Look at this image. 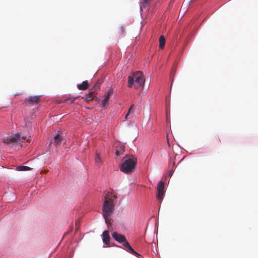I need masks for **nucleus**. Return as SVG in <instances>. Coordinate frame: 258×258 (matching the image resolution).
Segmentation results:
<instances>
[{
    "instance_id": "0eeeda50",
    "label": "nucleus",
    "mask_w": 258,
    "mask_h": 258,
    "mask_svg": "<svg viewBox=\"0 0 258 258\" xmlns=\"http://www.w3.org/2000/svg\"><path fill=\"white\" fill-rule=\"evenodd\" d=\"M40 96H29L25 98L24 102L27 105L37 104L40 102Z\"/></svg>"
},
{
    "instance_id": "dca6fc26",
    "label": "nucleus",
    "mask_w": 258,
    "mask_h": 258,
    "mask_svg": "<svg viewBox=\"0 0 258 258\" xmlns=\"http://www.w3.org/2000/svg\"><path fill=\"white\" fill-rule=\"evenodd\" d=\"M17 169L19 171H27L30 169V168L26 166H19L17 167Z\"/></svg>"
},
{
    "instance_id": "6ab92c4d",
    "label": "nucleus",
    "mask_w": 258,
    "mask_h": 258,
    "mask_svg": "<svg viewBox=\"0 0 258 258\" xmlns=\"http://www.w3.org/2000/svg\"><path fill=\"white\" fill-rule=\"evenodd\" d=\"M124 32V28L123 26H121L118 28V33L120 34H122Z\"/></svg>"
},
{
    "instance_id": "f3484780",
    "label": "nucleus",
    "mask_w": 258,
    "mask_h": 258,
    "mask_svg": "<svg viewBox=\"0 0 258 258\" xmlns=\"http://www.w3.org/2000/svg\"><path fill=\"white\" fill-rule=\"evenodd\" d=\"M95 161L96 164H99L102 162L100 156L98 153H96L95 157Z\"/></svg>"
},
{
    "instance_id": "2eb2a0df",
    "label": "nucleus",
    "mask_w": 258,
    "mask_h": 258,
    "mask_svg": "<svg viewBox=\"0 0 258 258\" xmlns=\"http://www.w3.org/2000/svg\"><path fill=\"white\" fill-rule=\"evenodd\" d=\"M145 82H134V88L139 89L144 86Z\"/></svg>"
},
{
    "instance_id": "a211bd4d",
    "label": "nucleus",
    "mask_w": 258,
    "mask_h": 258,
    "mask_svg": "<svg viewBox=\"0 0 258 258\" xmlns=\"http://www.w3.org/2000/svg\"><path fill=\"white\" fill-rule=\"evenodd\" d=\"M134 104H132L131 107H130V108L128 109V112L127 113V114L125 115V119H127V117L129 115V114L131 113H133L134 110H133V108H134Z\"/></svg>"
},
{
    "instance_id": "f257e3e1",
    "label": "nucleus",
    "mask_w": 258,
    "mask_h": 258,
    "mask_svg": "<svg viewBox=\"0 0 258 258\" xmlns=\"http://www.w3.org/2000/svg\"><path fill=\"white\" fill-rule=\"evenodd\" d=\"M117 198L116 196L113 195L112 193L108 192L105 197L104 201L102 206V211L103 217L105 219L106 223L108 225L110 223L111 215L114 209L115 200Z\"/></svg>"
},
{
    "instance_id": "6e6552de",
    "label": "nucleus",
    "mask_w": 258,
    "mask_h": 258,
    "mask_svg": "<svg viewBox=\"0 0 258 258\" xmlns=\"http://www.w3.org/2000/svg\"><path fill=\"white\" fill-rule=\"evenodd\" d=\"M113 90L112 89H109L108 92L105 94L104 98L102 100V106H105L108 104V101L110 96L113 94Z\"/></svg>"
},
{
    "instance_id": "412c9836",
    "label": "nucleus",
    "mask_w": 258,
    "mask_h": 258,
    "mask_svg": "<svg viewBox=\"0 0 258 258\" xmlns=\"http://www.w3.org/2000/svg\"><path fill=\"white\" fill-rule=\"evenodd\" d=\"M151 1L152 0H143V2L146 4H149Z\"/></svg>"
},
{
    "instance_id": "ddd939ff",
    "label": "nucleus",
    "mask_w": 258,
    "mask_h": 258,
    "mask_svg": "<svg viewBox=\"0 0 258 258\" xmlns=\"http://www.w3.org/2000/svg\"><path fill=\"white\" fill-rule=\"evenodd\" d=\"M89 87L88 82H83L82 84L77 85V87L79 90H85Z\"/></svg>"
},
{
    "instance_id": "7ed1b4c3",
    "label": "nucleus",
    "mask_w": 258,
    "mask_h": 258,
    "mask_svg": "<svg viewBox=\"0 0 258 258\" xmlns=\"http://www.w3.org/2000/svg\"><path fill=\"white\" fill-rule=\"evenodd\" d=\"M112 236L117 242L120 243L123 242V245L126 251L135 255H139V254L131 247L124 235L116 232H114L112 233Z\"/></svg>"
},
{
    "instance_id": "1a4fd4ad",
    "label": "nucleus",
    "mask_w": 258,
    "mask_h": 258,
    "mask_svg": "<svg viewBox=\"0 0 258 258\" xmlns=\"http://www.w3.org/2000/svg\"><path fill=\"white\" fill-rule=\"evenodd\" d=\"M124 148L125 147L121 143H118V145L115 146V155L116 156H119L122 155L125 151Z\"/></svg>"
},
{
    "instance_id": "aec40b11",
    "label": "nucleus",
    "mask_w": 258,
    "mask_h": 258,
    "mask_svg": "<svg viewBox=\"0 0 258 258\" xmlns=\"http://www.w3.org/2000/svg\"><path fill=\"white\" fill-rule=\"evenodd\" d=\"M134 82H128L127 86L130 88L134 87Z\"/></svg>"
},
{
    "instance_id": "20e7f679",
    "label": "nucleus",
    "mask_w": 258,
    "mask_h": 258,
    "mask_svg": "<svg viewBox=\"0 0 258 258\" xmlns=\"http://www.w3.org/2000/svg\"><path fill=\"white\" fill-rule=\"evenodd\" d=\"M25 140L28 143H30L31 141L30 139H26L25 137H21L19 134H16L14 136H11L8 138L7 139L4 140L3 142L7 145H10L11 144H20Z\"/></svg>"
},
{
    "instance_id": "39448f33",
    "label": "nucleus",
    "mask_w": 258,
    "mask_h": 258,
    "mask_svg": "<svg viewBox=\"0 0 258 258\" xmlns=\"http://www.w3.org/2000/svg\"><path fill=\"white\" fill-rule=\"evenodd\" d=\"M127 81H145V78L141 71H136L128 77Z\"/></svg>"
},
{
    "instance_id": "423d86ee",
    "label": "nucleus",
    "mask_w": 258,
    "mask_h": 258,
    "mask_svg": "<svg viewBox=\"0 0 258 258\" xmlns=\"http://www.w3.org/2000/svg\"><path fill=\"white\" fill-rule=\"evenodd\" d=\"M164 196V182L160 180L157 185V198L162 201Z\"/></svg>"
},
{
    "instance_id": "4be33fe9",
    "label": "nucleus",
    "mask_w": 258,
    "mask_h": 258,
    "mask_svg": "<svg viewBox=\"0 0 258 258\" xmlns=\"http://www.w3.org/2000/svg\"><path fill=\"white\" fill-rule=\"evenodd\" d=\"M172 170H171V171H170V173H169V175L171 176H172Z\"/></svg>"
},
{
    "instance_id": "9d476101",
    "label": "nucleus",
    "mask_w": 258,
    "mask_h": 258,
    "mask_svg": "<svg viewBox=\"0 0 258 258\" xmlns=\"http://www.w3.org/2000/svg\"><path fill=\"white\" fill-rule=\"evenodd\" d=\"M103 241L106 245L109 246L110 236L108 230H105L102 233Z\"/></svg>"
},
{
    "instance_id": "4468645a",
    "label": "nucleus",
    "mask_w": 258,
    "mask_h": 258,
    "mask_svg": "<svg viewBox=\"0 0 258 258\" xmlns=\"http://www.w3.org/2000/svg\"><path fill=\"white\" fill-rule=\"evenodd\" d=\"M165 44V38L163 35H161L159 37V47L161 49L163 48Z\"/></svg>"
},
{
    "instance_id": "f8f14e48",
    "label": "nucleus",
    "mask_w": 258,
    "mask_h": 258,
    "mask_svg": "<svg viewBox=\"0 0 258 258\" xmlns=\"http://www.w3.org/2000/svg\"><path fill=\"white\" fill-rule=\"evenodd\" d=\"M94 98L93 92H90L87 94L85 96L82 97V99L86 101H90L93 99Z\"/></svg>"
},
{
    "instance_id": "f03ea898",
    "label": "nucleus",
    "mask_w": 258,
    "mask_h": 258,
    "mask_svg": "<svg viewBox=\"0 0 258 258\" xmlns=\"http://www.w3.org/2000/svg\"><path fill=\"white\" fill-rule=\"evenodd\" d=\"M123 161L120 166V170L123 172L128 174L134 171L137 164V159L133 156L123 158Z\"/></svg>"
},
{
    "instance_id": "9b49d317",
    "label": "nucleus",
    "mask_w": 258,
    "mask_h": 258,
    "mask_svg": "<svg viewBox=\"0 0 258 258\" xmlns=\"http://www.w3.org/2000/svg\"><path fill=\"white\" fill-rule=\"evenodd\" d=\"M63 139V136L60 134H57L54 137V142L55 145L57 146L60 144Z\"/></svg>"
}]
</instances>
